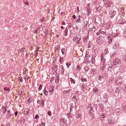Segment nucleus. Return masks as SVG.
Instances as JSON below:
<instances>
[{
    "label": "nucleus",
    "instance_id": "obj_3",
    "mask_svg": "<svg viewBox=\"0 0 126 126\" xmlns=\"http://www.w3.org/2000/svg\"><path fill=\"white\" fill-rule=\"evenodd\" d=\"M114 62L115 63H117L118 64H120L121 63V62L120 61V60H119L117 58L116 59L114 60V61L113 62V65H114V66L116 65L115 64H114Z\"/></svg>",
    "mask_w": 126,
    "mask_h": 126
},
{
    "label": "nucleus",
    "instance_id": "obj_6",
    "mask_svg": "<svg viewBox=\"0 0 126 126\" xmlns=\"http://www.w3.org/2000/svg\"><path fill=\"white\" fill-rule=\"evenodd\" d=\"M119 22L120 24H124L126 23V20L122 18L119 20Z\"/></svg>",
    "mask_w": 126,
    "mask_h": 126
},
{
    "label": "nucleus",
    "instance_id": "obj_36",
    "mask_svg": "<svg viewBox=\"0 0 126 126\" xmlns=\"http://www.w3.org/2000/svg\"><path fill=\"white\" fill-rule=\"evenodd\" d=\"M66 64L67 65V68H69V66L71 65V63H66Z\"/></svg>",
    "mask_w": 126,
    "mask_h": 126
},
{
    "label": "nucleus",
    "instance_id": "obj_10",
    "mask_svg": "<svg viewBox=\"0 0 126 126\" xmlns=\"http://www.w3.org/2000/svg\"><path fill=\"white\" fill-rule=\"evenodd\" d=\"M19 121V122L21 123V124L22 123H23L25 121V120L24 118L23 117L21 118L20 120Z\"/></svg>",
    "mask_w": 126,
    "mask_h": 126
},
{
    "label": "nucleus",
    "instance_id": "obj_24",
    "mask_svg": "<svg viewBox=\"0 0 126 126\" xmlns=\"http://www.w3.org/2000/svg\"><path fill=\"white\" fill-rule=\"evenodd\" d=\"M62 75H65L66 74V72L65 71L64 72V70H62Z\"/></svg>",
    "mask_w": 126,
    "mask_h": 126
},
{
    "label": "nucleus",
    "instance_id": "obj_48",
    "mask_svg": "<svg viewBox=\"0 0 126 126\" xmlns=\"http://www.w3.org/2000/svg\"><path fill=\"white\" fill-rule=\"evenodd\" d=\"M51 79V80H50V81L51 82H52L53 81V80H54V77H52Z\"/></svg>",
    "mask_w": 126,
    "mask_h": 126
},
{
    "label": "nucleus",
    "instance_id": "obj_64",
    "mask_svg": "<svg viewBox=\"0 0 126 126\" xmlns=\"http://www.w3.org/2000/svg\"><path fill=\"white\" fill-rule=\"evenodd\" d=\"M126 89H124L123 91L124 92H126V86L125 87Z\"/></svg>",
    "mask_w": 126,
    "mask_h": 126
},
{
    "label": "nucleus",
    "instance_id": "obj_62",
    "mask_svg": "<svg viewBox=\"0 0 126 126\" xmlns=\"http://www.w3.org/2000/svg\"><path fill=\"white\" fill-rule=\"evenodd\" d=\"M25 4L26 5H28V4H29V3L28 2H25Z\"/></svg>",
    "mask_w": 126,
    "mask_h": 126
},
{
    "label": "nucleus",
    "instance_id": "obj_38",
    "mask_svg": "<svg viewBox=\"0 0 126 126\" xmlns=\"http://www.w3.org/2000/svg\"><path fill=\"white\" fill-rule=\"evenodd\" d=\"M109 66V68L108 69V70H111V68H112V67L111 66H112V65L111 64V66H109V65H108Z\"/></svg>",
    "mask_w": 126,
    "mask_h": 126
},
{
    "label": "nucleus",
    "instance_id": "obj_58",
    "mask_svg": "<svg viewBox=\"0 0 126 126\" xmlns=\"http://www.w3.org/2000/svg\"><path fill=\"white\" fill-rule=\"evenodd\" d=\"M77 13H78L79 11V7H77Z\"/></svg>",
    "mask_w": 126,
    "mask_h": 126
},
{
    "label": "nucleus",
    "instance_id": "obj_29",
    "mask_svg": "<svg viewBox=\"0 0 126 126\" xmlns=\"http://www.w3.org/2000/svg\"><path fill=\"white\" fill-rule=\"evenodd\" d=\"M80 79L82 82L86 81H87V79L86 78L81 79L80 78Z\"/></svg>",
    "mask_w": 126,
    "mask_h": 126
},
{
    "label": "nucleus",
    "instance_id": "obj_39",
    "mask_svg": "<svg viewBox=\"0 0 126 126\" xmlns=\"http://www.w3.org/2000/svg\"><path fill=\"white\" fill-rule=\"evenodd\" d=\"M42 88V85L41 84H40L39 86V87L38 88L39 89V90H40Z\"/></svg>",
    "mask_w": 126,
    "mask_h": 126
},
{
    "label": "nucleus",
    "instance_id": "obj_59",
    "mask_svg": "<svg viewBox=\"0 0 126 126\" xmlns=\"http://www.w3.org/2000/svg\"><path fill=\"white\" fill-rule=\"evenodd\" d=\"M115 47H114V48H117V47H118V45H116L115 44Z\"/></svg>",
    "mask_w": 126,
    "mask_h": 126
},
{
    "label": "nucleus",
    "instance_id": "obj_37",
    "mask_svg": "<svg viewBox=\"0 0 126 126\" xmlns=\"http://www.w3.org/2000/svg\"><path fill=\"white\" fill-rule=\"evenodd\" d=\"M100 116V118H103L105 117V115L103 114H102Z\"/></svg>",
    "mask_w": 126,
    "mask_h": 126
},
{
    "label": "nucleus",
    "instance_id": "obj_57",
    "mask_svg": "<svg viewBox=\"0 0 126 126\" xmlns=\"http://www.w3.org/2000/svg\"><path fill=\"white\" fill-rule=\"evenodd\" d=\"M19 80H20V81L21 82H22L23 81V80H22V79H21V78H19Z\"/></svg>",
    "mask_w": 126,
    "mask_h": 126
},
{
    "label": "nucleus",
    "instance_id": "obj_18",
    "mask_svg": "<svg viewBox=\"0 0 126 126\" xmlns=\"http://www.w3.org/2000/svg\"><path fill=\"white\" fill-rule=\"evenodd\" d=\"M87 11L88 13V15H89V14L88 15L89 13H91L90 8V7H87Z\"/></svg>",
    "mask_w": 126,
    "mask_h": 126
},
{
    "label": "nucleus",
    "instance_id": "obj_53",
    "mask_svg": "<svg viewBox=\"0 0 126 126\" xmlns=\"http://www.w3.org/2000/svg\"><path fill=\"white\" fill-rule=\"evenodd\" d=\"M95 27H94L93 28H92V31H94L95 30Z\"/></svg>",
    "mask_w": 126,
    "mask_h": 126
},
{
    "label": "nucleus",
    "instance_id": "obj_25",
    "mask_svg": "<svg viewBox=\"0 0 126 126\" xmlns=\"http://www.w3.org/2000/svg\"><path fill=\"white\" fill-rule=\"evenodd\" d=\"M101 7H100V6H99L96 9V10L97 11H98H98H100L101 10Z\"/></svg>",
    "mask_w": 126,
    "mask_h": 126
},
{
    "label": "nucleus",
    "instance_id": "obj_44",
    "mask_svg": "<svg viewBox=\"0 0 126 126\" xmlns=\"http://www.w3.org/2000/svg\"><path fill=\"white\" fill-rule=\"evenodd\" d=\"M85 87V86L83 84L82 85V90L83 91H84V89L85 88L84 87Z\"/></svg>",
    "mask_w": 126,
    "mask_h": 126
},
{
    "label": "nucleus",
    "instance_id": "obj_55",
    "mask_svg": "<svg viewBox=\"0 0 126 126\" xmlns=\"http://www.w3.org/2000/svg\"><path fill=\"white\" fill-rule=\"evenodd\" d=\"M60 47L58 48V46H57L56 47H55V48L56 49L58 50L59 49Z\"/></svg>",
    "mask_w": 126,
    "mask_h": 126
},
{
    "label": "nucleus",
    "instance_id": "obj_13",
    "mask_svg": "<svg viewBox=\"0 0 126 126\" xmlns=\"http://www.w3.org/2000/svg\"><path fill=\"white\" fill-rule=\"evenodd\" d=\"M116 13V12L115 11H113V12L112 14H111L110 15V18H112L115 15V14Z\"/></svg>",
    "mask_w": 126,
    "mask_h": 126
},
{
    "label": "nucleus",
    "instance_id": "obj_2",
    "mask_svg": "<svg viewBox=\"0 0 126 126\" xmlns=\"http://www.w3.org/2000/svg\"><path fill=\"white\" fill-rule=\"evenodd\" d=\"M60 124L62 126H67L66 120L63 118L60 120Z\"/></svg>",
    "mask_w": 126,
    "mask_h": 126
},
{
    "label": "nucleus",
    "instance_id": "obj_28",
    "mask_svg": "<svg viewBox=\"0 0 126 126\" xmlns=\"http://www.w3.org/2000/svg\"><path fill=\"white\" fill-rule=\"evenodd\" d=\"M68 31V29L67 28H66L65 31V36H66L67 35Z\"/></svg>",
    "mask_w": 126,
    "mask_h": 126
},
{
    "label": "nucleus",
    "instance_id": "obj_8",
    "mask_svg": "<svg viewBox=\"0 0 126 126\" xmlns=\"http://www.w3.org/2000/svg\"><path fill=\"white\" fill-rule=\"evenodd\" d=\"M98 79H99V80H100V81H101V80H102V81H103V80H104V77H103V76L101 75H99V76H98Z\"/></svg>",
    "mask_w": 126,
    "mask_h": 126
},
{
    "label": "nucleus",
    "instance_id": "obj_54",
    "mask_svg": "<svg viewBox=\"0 0 126 126\" xmlns=\"http://www.w3.org/2000/svg\"><path fill=\"white\" fill-rule=\"evenodd\" d=\"M15 116H16L17 115V114H18V112H17V111H15Z\"/></svg>",
    "mask_w": 126,
    "mask_h": 126
},
{
    "label": "nucleus",
    "instance_id": "obj_43",
    "mask_svg": "<svg viewBox=\"0 0 126 126\" xmlns=\"http://www.w3.org/2000/svg\"><path fill=\"white\" fill-rule=\"evenodd\" d=\"M76 68L77 69L79 70L80 68V65L79 64L78 65Z\"/></svg>",
    "mask_w": 126,
    "mask_h": 126
},
{
    "label": "nucleus",
    "instance_id": "obj_56",
    "mask_svg": "<svg viewBox=\"0 0 126 126\" xmlns=\"http://www.w3.org/2000/svg\"><path fill=\"white\" fill-rule=\"evenodd\" d=\"M72 17L73 19H75L76 17V16L75 15H73L72 16Z\"/></svg>",
    "mask_w": 126,
    "mask_h": 126
},
{
    "label": "nucleus",
    "instance_id": "obj_33",
    "mask_svg": "<svg viewBox=\"0 0 126 126\" xmlns=\"http://www.w3.org/2000/svg\"><path fill=\"white\" fill-rule=\"evenodd\" d=\"M32 100H31V99H30L29 98H28L27 100V101H28V103H29V104H30V103L32 102Z\"/></svg>",
    "mask_w": 126,
    "mask_h": 126
},
{
    "label": "nucleus",
    "instance_id": "obj_61",
    "mask_svg": "<svg viewBox=\"0 0 126 126\" xmlns=\"http://www.w3.org/2000/svg\"><path fill=\"white\" fill-rule=\"evenodd\" d=\"M61 68L62 69V70H64V68L63 67V66L62 65L61 66Z\"/></svg>",
    "mask_w": 126,
    "mask_h": 126
},
{
    "label": "nucleus",
    "instance_id": "obj_5",
    "mask_svg": "<svg viewBox=\"0 0 126 126\" xmlns=\"http://www.w3.org/2000/svg\"><path fill=\"white\" fill-rule=\"evenodd\" d=\"M79 36L78 35V37H77L76 38H75L74 37L73 38L74 40V39L76 41H77V44H78L79 42L80 41V40L81 39V38L80 37H79Z\"/></svg>",
    "mask_w": 126,
    "mask_h": 126
},
{
    "label": "nucleus",
    "instance_id": "obj_49",
    "mask_svg": "<svg viewBox=\"0 0 126 126\" xmlns=\"http://www.w3.org/2000/svg\"><path fill=\"white\" fill-rule=\"evenodd\" d=\"M94 106L95 108H97L98 107V106L96 104H94Z\"/></svg>",
    "mask_w": 126,
    "mask_h": 126
},
{
    "label": "nucleus",
    "instance_id": "obj_26",
    "mask_svg": "<svg viewBox=\"0 0 126 126\" xmlns=\"http://www.w3.org/2000/svg\"><path fill=\"white\" fill-rule=\"evenodd\" d=\"M70 81L72 83L74 84H75V81L74 80V79L72 78H70Z\"/></svg>",
    "mask_w": 126,
    "mask_h": 126
},
{
    "label": "nucleus",
    "instance_id": "obj_4",
    "mask_svg": "<svg viewBox=\"0 0 126 126\" xmlns=\"http://www.w3.org/2000/svg\"><path fill=\"white\" fill-rule=\"evenodd\" d=\"M54 67H52V69H53V71L56 72L58 70V66L56 65H54Z\"/></svg>",
    "mask_w": 126,
    "mask_h": 126
},
{
    "label": "nucleus",
    "instance_id": "obj_42",
    "mask_svg": "<svg viewBox=\"0 0 126 126\" xmlns=\"http://www.w3.org/2000/svg\"><path fill=\"white\" fill-rule=\"evenodd\" d=\"M105 5L107 7H109V3H106L105 4Z\"/></svg>",
    "mask_w": 126,
    "mask_h": 126
},
{
    "label": "nucleus",
    "instance_id": "obj_45",
    "mask_svg": "<svg viewBox=\"0 0 126 126\" xmlns=\"http://www.w3.org/2000/svg\"><path fill=\"white\" fill-rule=\"evenodd\" d=\"M23 92L22 91H21V92L20 91L19 92L18 94L20 96L21 95V94Z\"/></svg>",
    "mask_w": 126,
    "mask_h": 126
},
{
    "label": "nucleus",
    "instance_id": "obj_12",
    "mask_svg": "<svg viewBox=\"0 0 126 126\" xmlns=\"http://www.w3.org/2000/svg\"><path fill=\"white\" fill-rule=\"evenodd\" d=\"M54 91V87L53 86L50 87L49 89V92L52 93Z\"/></svg>",
    "mask_w": 126,
    "mask_h": 126
},
{
    "label": "nucleus",
    "instance_id": "obj_51",
    "mask_svg": "<svg viewBox=\"0 0 126 126\" xmlns=\"http://www.w3.org/2000/svg\"><path fill=\"white\" fill-rule=\"evenodd\" d=\"M45 18L44 17H43V18H42L40 20L42 22H43V20H44Z\"/></svg>",
    "mask_w": 126,
    "mask_h": 126
},
{
    "label": "nucleus",
    "instance_id": "obj_27",
    "mask_svg": "<svg viewBox=\"0 0 126 126\" xmlns=\"http://www.w3.org/2000/svg\"><path fill=\"white\" fill-rule=\"evenodd\" d=\"M95 69L94 68L92 69L91 70V71L92 72H93V74H95Z\"/></svg>",
    "mask_w": 126,
    "mask_h": 126
},
{
    "label": "nucleus",
    "instance_id": "obj_46",
    "mask_svg": "<svg viewBox=\"0 0 126 126\" xmlns=\"http://www.w3.org/2000/svg\"><path fill=\"white\" fill-rule=\"evenodd\" d=\"M68 92V91L65 90L63 92V94H66Z\"/></svg>",
    "mask_w": 126,
    "mask_h": 126
},
{
    "label": "nucleus",
    "instance_id": "obj_16",
    "mask_svg": "<svg viewBox=\"0 0 126 126\" xmlns=\"http://www.w3.org/2000/svg\"><path fill=\"white\" fill-rule=\"evenodd\" d=\"M99 106L100 108V110H101V111H102L103 110V106L101 104H99Z\"/></svg>",
    "mask_w": 126,
    "mask_h": 126
},
{
    "label": "nucleus",
    "instance_id": "obj_22",
    "mask_svg": "<svg viewBox=\"0 0 126 126\" xmlns=\"http://www.w3.org/2000/svg\"><path fill=\"white\" fill-rule=\"evenodd\" d=\"M92 62L93 64H94L95 63V59L94 57L92 56Z\"/></svg>",
    "mask_w": 126,
    "mask_h": 126
},
{
    "label": "nucleus",
    "instance_id": "obj_32",
    "mask_svg": "<svg viewBox=\"0 0 126 126\" xmlns=\"http://www.w3.org/2000/svg\"><path fill=\"white\" fill-rule=\"evenodd\" d=\"M104 99H106L107 98V96L106 94H104Z\"/></svg>",
    "mask_w": 126,
    "mask_h": 126
},
{
    "label": "nucleus",
    "instance_id": "obj_52",
    "mask_svg": "<svg viewBox=\"0 0 126 126\" xmlns=\"http://www.w3.org/2000/svg\"><path fill=\"white\" fill-rule=\"evenodd\" d=\"M123 61H124L125 62H126V58L125 57H124V58H123Z\"/></svg>",
    "mask_w": 126,
    "mask_h": 126
},
{
    "label": "nucleus",
    "instance_id": "obj_15",
    "mask_svg": "<svg viewBox=\"0 0 126 126\" xmlns=\"http://www.w3.org/2000/svg\"><path fill=\"white\" fill-rule=\"evenodd\" d=\"M91 106L90 107V111L89 112V113H92V112H94V110H93V108L92 107H91Z\"/></svg>",
    "mask_w": 126,
    "mask_h": 126
},
{
    "label": "nucleus",
    "instance_id": "obj_14",
    "mask_svg": "<svg viewBox=\"0 0 126 126\" xmlns=\"http://www.w3.org/2000/svg\"><path fill=\"white\" fill-rule=\"evenodd\" d=\"M114 121L111 120H109L108 123L109 124H114Z\"/></svg>",
    "mask_w": 126,
    "mask_h": 126
},
{
    "label": "nucleus",
    "instance_id": "obj_34",
    "mask_svg": "<svg viewBox=\"0 0 126 126\" xmlns=\"http://www.w3.org/2000/svg\"><path fill=\"white\" fill-rule=\"evenodd\" d=\"M119 88H116L115 89V92L117 93H118L119 92Z\"/></svg>",
    "mask_w": 126,
    "mask_h": 126
},
{
    "label": "nucleus",
    "instance_id": "obj_35",
    "mask_svg": "<svg viewBox=\"0 0 126 126\" xmlns=\"http://www.w3.org/2000/svg\"><path fill=\"white\" fill-rule=\"evenodd\" d=\"M4 89L6 91H9L10 89L8 87H5L4 88Z\"/></svg>",
    "mask_w": 126,
    "mask_h": 126
},
{
    "label": "nucleus",
    "instance_id": "obj_47",
    "mask_svg": "<svg viewBox=\"0 0 126 126\" xmlns=\"http://www.w3.org/2000/svg\"><path fill=\"white\" fill-rule=\"evenodd\" d=\"M40 126H45V124L43 123H41V124Z\"/></svg>",
    "mask_w": 126,
    "mask_h": 126
},
{
    "label": "nucleus",
    "instance_id": "obj_30",
    "mask_svg": "<svg viewBox=\"0 0 126 126\" xmlns=\"http://www.w3.org/2000/svg\"><path fill=\"white\" fill-rule=\"evenodd\" d=\"M81 115L80 114H77L76 115V117L78 118H79L81 117Z\"/></svg>",
    "mask_w": 126,
    "mask_h": 126
},
{
    "label": "nucleus",
    "instance_id": "obj_21",
    "mask_svg": "<svg viewBox=\"0 0 126 126\" xmlns=\"http://www.w3.org/2000/svg\"><path fill=\"white\" fill-rule=\"evenodd\" d=\"M25 49V48H21V49H19L18 50L19 52H20L21 51H24V50Z\"/></svg>",
    "mask_w": 126,
    "mask_h": 126
},
{
    "label": "nucleus",
    "instance_id": "obj_11",
    "mask_svg": "<svg viewBox=\"0 0 126 126\" xmlns=\"http://www.w3.org/2000/svg\"><path fill=\"white\" fill-rule=\"evenodd\" d=\"M88 23V22L86 21V23H85V25H84V29L85 30H87V24Z\"/></svg>",
    "mask_w": 126,
    "mask_h": 126
},
{
    "label": "nucleus",
    "instance_id": "obj_23",
    "mask_svg": "<svg viewBox=\"0 0 126 126\" xmlns=\"http://www.w3.org/2000/svg\"><path fill=\"white\" fill-rule=\"evenodd\" d=\"M2 108H3L4 109V110H3L4 111H3V113H5L6 112V110L7 109V108L6 107H5L4 106H2Z\"/></svg>",
    "mask_w": 126,
    "mask_h": 126
},
{
    "label": "nucleus",
    "instance_id": "obj_17",
    "mask_svg": "<svg viewBox=\"0 0 126 126\" xmlns=\"http://www.w3.org/2000/svg\"><path fill=\"white\" fill-rule=\"evenodd\" d=\"M89 68L87 66H85L84 68V69L85 72H87V71H88Z\"/></svg>",
    "mask_w": 126,
    "mask_h": 126
},
{
    "label": "nucleus",
    "instance_id": "obj_19",
    "mask_svg": "<svg viewBox=\"0 0 126 126\" xmlns=\"http://www.w3.org/2000/svg\"><path fill=\"white\" fill-rule=\"evenodd\" d=\"M76 23H81V19L80 18H79L78 19H77L76 21Z\"/></svg>",
    "mask_w": 126,
    "mask_h": 126
},
{
    "label": "nucleus",
    "instance_id": "obj_20",
    "mask_svg": "<svg viewBox=\"0 0 126 126\" xmlns=\"http://www.w3.org/2000/svg\"><path fill=\"white\" fill-rule=\"evenodd\" d=\"M120 11L122 13H125L124 11V9L123 8V7H121V9H120Z\"/></svg>",
    "mask_w": 126,
    "mask_h": 126
},
{
    "label": "nucleus",
    "instance_id": "obj_60",
    "mask_svg": "<svg viewBox=\"0 0 126 126\" xmlns=\"http://www.w3.org/2000/svg\"><path fill=\"white\" fill-rule=\"evenodd\" d=\"M63 48L61 50V51L63 54H64V52L63 51Z\"/></svg>",
    "mask_w": 126,
    "mask_h": 126
},
{
    "label": "nucleus",
    "instance_id": "obj_63",
    "mask_svg": "<svg viewBox=\"0 0 126 126\" xmlns=\"http://www.w3.org/2000/svg\"><path fill=\"white\" fill-rule=\"evenodd\" d=\"M41 105L42 106H44V102L41 103Z\"/></svg>",
    "mask_w": 126,
    "mask_h": 126
},
{
    "label": "nucleus",
    "instance_id": "obj_31",
    "mask_svg": "<svg viewBox=\"0 0 126 126\" xmlns=\"http://www.w3.org/2000/svg\"><path fill=\"white\" fill-rule=\"evenodd\" d=\"M87 52L86 53V54L85 56L86 59L90 57V55H88L87 53Z\"/></svg>",
    "mask_w": 126,
    "mask_h": 126
},
{
    "label": "nucleus",
    "instance_id": "obj_41",
    "mask_svg": "<svg viewBox=\"0 0 126 126\" xmlns=\"http://www.w3.org/2000/svg\"><path fill=\"white\" fill-rule=\"evenodd\" d=\"M39 118V116L37 115L36 114L35 115V119H37L38 118Z\"/></svg>",
    "mask_w": 126,
    "mask_h": 126
},
{
    "label": "nucleus",
    "instance_id": "obj_7",
    "mask_svg": "<svg viewBox=\"0 0 126 126\" xmlns=\"http://www.w3.org/2000/svg\"><path fill=\"white\" fill-rule=\"evenodd\" d=\"M29 109L28 108H26L24 110V114H27L29 112Z\"/></svg>",
    "mask_w": 126,
    "mask_h": 126
},
{
    "label": "nucleus",
    "instance_id": "obj_50",
    "mask_svg": "<svg viewBox=\"0 0 126 126\" xmlns=\"http://www.w3.org/2000/svg\"><path fill=\"white\" fill-rule=\"evenodd\" d=\"M45 89H46V87L45 88L44 90L43 91H45V92L44 93V94H45L46 93H48L47 91H46V90H45Z\"/></svg>",
    "mask_w": 126,
    "mask_h": 126
},
{
    "label": "nucleus",
    "instance_id": "obj_9",
    "mask_svg": "<svg viewBox=\"0 0 126 126\" xmlns=\"http://www.w3.org/2000/svg\"><path fill=\"white\" fill-rule=\"evenodd\" d=\"M112 37L111 38L110 36H109L108 37L107 39L108 40H109V41H108V43H109L110 44L111 43V42L112 41Z\"/></svg>",
    "mask_w": 126,
    "mask_h": 126
},
{
    "label": "nucleus",
    "instance_id": "obj_40",
    "mask_svg": "<svg viewBox=\"0 0 126 126\" xmlns=\"http://www.w3.org/2000/svg\"><path fill=\"white\" fill-rule=\"evenodd\" d=\"M47 113L49 116H51V112L50 111H48L47 112Z\"/></svg>",
    "mask_w": 126,
    "mask_h": 126
},
{
    "label": "nucleus",
    "instance_id": "obj_1",
    "mask_svg": "<svg viewBox=\"0 0 126 126\" xmlns=\"http://www.w3.org/2000/svg\"><path fill=\"white\" fill-rule=\"evenodd\" d=\"M104 37L101 36L97 38V41L98 44L100 45L103 43L104 42Z\"/></svg>",
    "mask_w": 126,
    "mask_h": 126
}]
</instances>
